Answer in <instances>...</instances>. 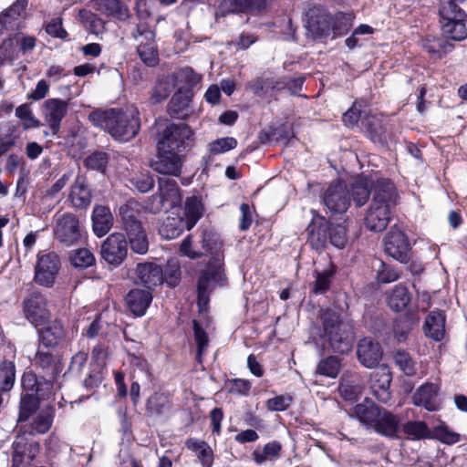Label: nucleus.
<instances>
[{
    "instance_id": "f257e3e1",
    "label": "nucleus",
    "mask_w": 467,
    "mask_h": 467,
    "mask_svg": "<svg viewBox=\"0 0 467 467\" xmlns=\"http://www.w3.org/2000/svg\"><path fill=\"white\" fill-rule=\"evenodd\" d=\"M88 119L117 140L128 141L140 131V120L139 111L132 109H96L88 115Z\"/></svg>"
},
{
    "instance_id": "f03ea898",
    "label": "nucleus",
    "mask_w": 467,
    "mask_h": 467,
    "mask_svg": "<svg viewBox=\"0 0 467 467\" xmlns=\"http://www.w3.org/2000/svg\"><path fill=\"white\" fill-rule=\"evenodd\" d=\"M398 194L395 185L388 179H379L373 188V197L365 216L366 227L373 232L386 229L391 209L397 204Z\"/></svg>"
},
{
    "instance_id": "7ed1b4c3",
    "label": "nucleus",
    "mask_w": 467,
    "mask_h": 467,
    "mask_svg": "<svg viewBox=\"0 0 467 467\" xmlns=\"http://www.w3.org/2000/svg\"><path fill=\"white\" fill-rule=\"evenodd\" d=\"M320 322L319 338L322 341L323 351L327 348L336 353L345 354L351 350L355 333L351 326L343 322L338 312L325 310L320 316Z\"/></svg>"
},
{
    "instance_id": "20e7f679",
    "label": "nucleus",
    "mask_w": 467,
    "mask_h": 467,
    "mask_svg": "<svg viewBox=\"0 0 467 467\" xmlns=\"http://www.w3.org/2000/svg\"><path fill=\"white\" fill-rule=\"evenodd\" d=\"M122 229L126 232L131 250L145 254L149 250L146 231L140 220V204L133 199L128 200L119 208Z\"/></svg>"
},
{
    "instance_id": "39448f33",
    "label": "nucleus",
    "mask_w": 467,
    "mask_h": 467,
    "mask_svg": "<svg viewBox=\"0 0 467 467\" xmlns=\"http://www.w3.org/2000/svg\"><path fill=\"white\" fill-rule=\"evenodd\" d=\"M193 131L185 123L168 121L157 133V149L184 153L192 147Z\"/></svg>"
},
{
    "instance_id": "423d86ee",
    "label": "nucleus",
    "mask_w": 467,
    "mask_h": 467,
    "mask_svg": "<svg viewBox=\"0 0 467 467\" xmlns=\"http://www.w3.org/2000/svg\"><path fill=\"white\" fill-rule=\"evenodd\" d=\"M225 281L223 259L219 256L213 257L198 278L197 301L200 308L207 306L213 291L217 286H223Z\"/></svg>"
},
{
    "instance_id": "0eeeda50",
    "label": "nucleus",
    "mask_w": 467,
    "mask_h": 467,
    "mask_svg": "<svg viewBox=\"0 0 467 467\" xmlns=\"http://www.w3.org/2000/svg\"><path fill=\"white\" fill-rule=\"evenodd\" d=\"M442 35L451 40L462 41L467 37L466 13L453 2H447L439 10Z\"/></svg>"
},
{
    "instance_id": "6e6552de",
    "label": "nucleus",
    "mask_w": 467,
    "mask_h": 467,
    "mask_svg": "<svg viewBox=\"0 0 467 467\" xmlns=\"http://www.w3.org/2000/svg\"><path fill=\"white\" fill-rule=\"evenodd\" d=\"M47 305L46 295L34 289L22 301L24 317L36 327L45 325L51 316Z\"/></svg>"
},
{
    "instance_id": "1a4fd4ad",
    "label": "nucleus",
    "mask_w": 467,
    "mask_h": 467,
    "mask_svg": "<svg viewBox=\"0 0 467 467\" xmlns=\"http://www.w3.org/2000/svg\"><path fill=\"white\" fill-rule=\"evenodd\" d=\"M306 29L313 39L327 37L334 26L330 13L322 5H309L305 14Z\"/></svg>"
},
{
    "instance_id": "9d476101",
    "label": "nucleus",
    "mask_w": 467,
    "mask_h": 467,
    "mask_svg": "<svg viewBox=\"0 0 467 467\" xmlns=\"http://www.w3.org/2000/svg\"><path fill=\"white\" fill-rule=\"evenodd\" d=\"M82 237V230L77 215L57 213L55 218L54 238L60 244L69 247L77 244Z\"/></svg>"
},
{
    "instance_id": "9b49d317",
    "label": "nucleus",
    "mask_w": 467,
    "mask_h": 467,
    "mask_svg": "<svg viewBox=\"0 0 467 467\" xmlns=\"http://www.w3.org/2000/svg\"><path fill=\"white\" fill-rule=\"evenodd\" d=\"M30 436L26 427H20L12 444V465L22 467L26 461L30 463L39 452V443L29 441Z\"/></svg>"
},
{
    "instance_id": "f8f14e48",
    "label": "nucleus",
    "mask_w": 467,
    "mask_h": 467,
    "mask_svg": "<svg viewBox=\"0 0 467 467\" xmlns=\"http://www.w3.org/2000/svg\"><path fill=\"white\" fill-rule=\"evenodd\" d=\"M59 269L60 259L55 252L38 254L34 280L39 285L51 287L55 284Z\"/></svg>"
},
{
    "instance_id": "ddd939ff",
    "label": "nucleus",
    "mask_w": 467,
    "mask_h": 467,
    "mask_svg": "<svg viewBox=\"0 0 467 467\" xmlns=\"http://www.w3.org/2000/svg\"><path fill=\"white\" fill-rule=\"evenodd\" d=\"M100 254L109 265L119 266L128 255V241L124 234L113 233L102 243Z\"/></svg>"
},
{
    "instance_id": "4468645a",
    "label": "nucleus",
    "mask_w": 467,
    "mask_h": 467,
    "mask_svg": "<svg viewBox=\"0 0 467 467\" xmlns=\"http://www.w3.org/2000/svg\"><path fill=\"white\" fill-rule=\"evenodd\" d=\"M323 202L333 213H344L350 204V194L345 182H332L323 195Z\"/></svg>"
},
{
    "instance_id": "2eb2a0df",
    "label": "nucleus",
    "mask_w": 467,
    "mask_h": 467,
    "mask_svg": "<svg viewBox=\"0 0 467 467\" xmlns=\"http://www.w3.org/2000/svg\"><path fill=\"white\" fill-rule=\"evenodd\" d=\"M385 252L399 261L405 264L410 261V245L406 234L399 228L392 227L384 238Z\"/></svg>"
},
{
    "instance_id": "dca6fc26",
    "label": "nucleus",
    "mask_w": 467,
    "mask_h": 467,
    "mask_svg": "<svg viewBox=\"0 0 467 467\" xmlns=\"http://www.w3.org/2000/svg\"><path fill=\"white\" fill-rule=\"evenodd\" d=\"M156 159L150 163V167L158 173L172 176H180L183 163L182 152L157 149Z\"/></svg>"
},
{
    "instance_id": "f3484780",
    "label": "nucleus",
    "mask_w": 467,
    "mask_h": 467,
    "mask_svg": "<svg viewBox=\"0 0 467 467\" xmlns=\"http://www.w3.org/2000/svg\"><path fill=\"white\" fill-rule=\"evenodd\" d=\"M392 374L388 365L376 367L370 374V389L374 397L381 403H388L391 398L389 391Z\"/></svg>"
},
{
    "instance_id": "a211bd4d",
    "label": "nucleus",
    "mask_w": 467,
    "mask_h": 467,
    "mask_svg": "<svg viewBox=\"0 0 467 467\" xmlns=\"http://www.w3.org/2000/svg\"><path fill=\"white\" fill-rule=\"evenodd\" d=\"M41 111L51 133L57 135L60 130L62 119L67 114L68 103L60 99H48L44 102Z\"/></svg>"
},
{
    "instance_id": "6ab92c4d",
    "label": "nucleus",
    "mask_w": 467,
    "mask_h": 467,
    "mask_svg": "<svg viewBox=\"0 0 467 467\" xmlns=\"http://www.w3.org/2000/svg\"><path fill=\"white\" fill-rule=\"evenodd\" d=\"M383 350L379 341L371 337L361 338L357 345V358L358 362L367 368L379 366Z\"/></svg>"
},
{
    "instance_id": "aec40b11",
    "label": "nucleus",
    "mask_w": 467,
    "mask_h": 467,
    "mask_svg": "<svg viewBox=\"0 0 467 467\" xmlns=\"http://www.w3.org/2000/svg\"><path fill=\"white\" fill-rule=\"evenodd\" d=\"M172 407V400L169 393L155 391L145 400L144 415L150 419L168 418Z\"/></svg>"
},
{
    "instance_id": "412c9836",
    "label": "nucleus",
    "mask_w": 467,
    "mask_h": 467,
    "mask_svg": "<svg viewBox=\"0 0 467 467\" xmlns=\"http://www.w3.org/2000/svg\"><path fill=\"white\" fill-rule=\"evenodd\" d=\"M134 282L148 290L162 285V267L153 262L139 263L135 268Z\"/></svg>"
},
{
    "instance_id": "4be33fe9",
    "label": "nucleus",
    "mask_w": 467,
    "mask_h": 467,
    "mask_svg": "<svg viewBox=\"0 0 467 467\" xmlns=\"http://www.w3.org/2000/svg\"><path fill=\"white\" fill-rule=\"evenodd\" d=\"M39 346L47 348H56L65 339L66 331L61 321L55 319L37 329Z\"/></svg>"
},
{
    "instance_id": "5701e85b",
    "label": "nucleus",
    "mask_w": 467,
    "mask_h": 467,
    "mask_svg": "<svg viewBox=\"0 0 467 467\" xmlns=\"http://www.w3.org/2000/svg\"><path fill=\"white\" fill-rule=\"evenodd\" d=\"M329 222L322 216H314L306 228L307 242L312 248L318 250L323 248L327 242Z\"/></svg>"
},
{
    "instance_id": "b1692460",
    "label": "nucleus",
    "mask_w": 467,
    "mask_h": 467,
    "mask_svg": "<svg viewBox=\"0 0 467 467\" xmlns=\"http://www.w3.org/2000/svg\"><path fill=\"white\" fill-rule=\"evenodd\" d=\"M33 365L40 369L43 375L49 378H57L60 372L59 357L41 349L40 346L35 354Z\"/></svg>"
},
{
    "instance_id": "393cba45",
    "label": "nucleus",
    "mask_w": 467,
    "mask_h": 467,
    "mask_svg": "<svg viewBox=\"0 0 467 467\" xmlns=\"http://www.w3.org/2000/svg\"><path fill=\"white\" fill-rule=\"evenodd\" d=\"M152 301V295L149 290L133 288L125 296L128 309L136 317L145 315Z\"/></svg>"
},
{
    "instance_id": "a878e982",
    "label": "nucleus",
    "mask_w": 467,
    "mask_h": 467,
    "mask_svg": "<svg viewBox=\"0 0 467 467\" xmlns=\"http://www.w3.org/2000/svg\"><path fill=\"white\" fill-rule=\"evenodd\" d=\"M378 434L395 439L400 431V419L397 415L382 408L380 416L377 419L372 429Z\"/></svg>"
},
{
    "instance_id": "bb28decb",
    "label": "nucleus",
    "mask_w": 467,
    "mask_h": 467,
    "mask_svg": "<svg viewBox=\"0 0 467 467\" xmlns=\"http://www.w3.org/2000/svg\"><path fill=\"white\" fill-rule=\"evenodd\" d=\"M92 229L96 236L106 235L113 226L114 218L110 209L105 205H96L92 212Z\"/></svg>"
},
{
    "instance_id": "cd10ccee",
    "label": "nucleus",
    "mask_w": 467,
    "mask_h": 467,
    "mask_svg": "<svg viewBox=\"0 0 467 467\" xmlns=\"http://www.w3.org/2000/svg\"><path fill=\"white\" fill-rule=\"evenodd\" d=\"M200 240L203 255L211 254L213 257L219 256L223 260V256L220 254V251L223 246V241L220 238V235L215 232L214 229L211 227L202 226L200 228Z\"/></svg>"
},
{
    "instance_id": "c85d7f7f",
    "label": "nucleus",
    "mask_w": 467,
    "mask_h": 467,
    "mask_svg": "<svg viewBox=\"0 0 467 467\" xmlns=\"http://www.w3.org/2000/svg\"><path fill=\"white\" fill-rule=\"evenodd\" d=\"M380 407L377 406L373 401L366 399L364 402L357 404L353 409V415L358 421L367 427L372 429L377 419L380 416Z\"/></svg>"
},
{
    "instance_id": "c756f323",
    "label": "nucleus",
    "mask_w": 467,
    "mask_h": 467,
    "mask_svg": "<svg viewBox=\"0 0 467 467\" xmlns=\"http://www.w3.org/2000/svg\"><path fill=\"white\" fill-rule=\"evenodd\" d=\"M69 199L72 205L77 209L87 208L92 199L91 191L84 177H77L74 184L71 186Z\"/></svg>"
},
{
    "instance_id": "7c9ffc66",
    "label": "nucleus",
    "mask_w": 467,
    "mask_h": 467,
    "mask_svg": "<svg viewBox=\"0 0 467 467\" xmlns=\"http://www.w3.org/2000/svg\"><path fill=\"white\" fill-rule=\"evenodd\" d=\"M445 322L446 317L443 312L431 311L425 319V335L437 342L441 341L445 336Z\"/></svg>"
},
{
    "instance_id": "2f4dec72",
    "label": "nucleus",
    "mask_w": 467,
    "mask_h": 467,
    "mask_svg": "<svg viewBox=\"0 0 467 467\" xmlns=\"http://www.w3.org/2000/svg\"><path fill=\"white\" fill-rule=\"evenodd\" d=\"M192 94L189 90L179 89L168 104V113L171 118H182L189 113Z\"/></svg>"
},
{
    "instance_id": "473e14b6",
    "label": "nucleus",
    "mask_w": 467,
    "mask_h": 467,
    "mask_svg": "<svg viewBox=\"0 0 467 467\" xmlns=\"http://www.w3.org/2000/svg\"><path fill=\"white\" fill-rule=\"evenodd\" d=\"M204 213V205L202 197H187L184 202L185 225L187 230L193 228Z\"/></svg>"
},
{
    "instance_id": "72a5a7b5",
    "label": "nucleus",
    "mask_w": 467,
    "mask_h": 467,
    "mask_svg": "<svg viewBox=\"0 0 467 467\" xmlns=\"http://www.w3.org/2000/svg\"><path fill=\"white\" fill-rule=\"evenodd\" d=\"M448 39L444 36L442 37L429 36L422 40V47L435 57L442 58L454 48V45Z\"/></svg>"
},
{
    "instance_id": "f704fd0d",
    "label": "nucleus",
    "mask_w": 467,
    "mask_h": 467,
    "mask_svg": "<svg viewBox=\"0 0 467 467\" xmlns=\"http://www.w3.org/2000/svg\"><path fill=\"white\" fill-rule=\"evenodd\" d=\"M97 10L107 16L124 21L129 18L130 11L121 0H97Z\"/></svg>"
},
{
    "instance_id": "c9c22d12",
    "label": "nucleus",
    "mask_w": 467,
    "mask_h": 467,
    "mask_svg": "<svg viewBox=\"0 0 467 467\" xmlns=\"http://www.w3.org/2000/svg\"><path fill=\"white\" fill-rule=\"evenodd\" d=\"M436 386L432 383H427L420 386L413 394L412 400L416 406L424 407L431 411L436 410L435 404Z\"/></svg>"
},
{
    "instance_id": "e433bc0d",
    "label": "nucleus",
    "mask_w": 467,
    "mask_h": 467,
    "mask_svg": "<svg viewBox=\"0 0 467 467\" xmlns=\"http://www.w3.org/2000/svg\"><path fill=\"white\" fill-rule=\"evenodd\" d=\"M159 190L161 202H169L171 207L181 202L180 189L175 180L160 179Z\"/></svg>"
},
{
    "instance_id": "4c0bfd02",
    "label": "nucleus",
    "mask_w": 467,
    "mask_h": 467,
    "mask_svg": "<svg viewBox=\"0 0 467 467\" xmlns=\"http://www.w3.org/2000/svg\"><path fill=\"white\" fill-rule=\"evenodd\" d=\"M53 418L54 410L49 408L46 410H41L34 419L33 423L30 426L25 427L30 436H34L36 433L45 434L50 430Z\"/></svg>"
},
{
    "instance_id": "58836bf2",
    "label": "nucleus",
    "mask_w": 467,
    "mask_h": 467,
    "mask_svg": "<svg viewBox=\"0 0 467 467\" xmlns=\"http://www.w3.org/2000/svg\"><path fill=\"white\" fill-rule=\"evenodd\" d=\"M375 182H370L368 180H358L356 181L349 191L350 197H352L357 206L360 207L364 205L369 198V195H373V188Z\"/></svg>"
},
{
    "instance_id": "ea45409f",
    "label": "nucleus",
    "mask_w": 467,
    "mask_h": 467,
    "mask_svg": "<svg viewBox=\"0 0 467 467\" xmlns=\"http://www.w3.org/2000/svg\"><path fill=\"white\" fill-rule=\"evenodd\" d=\"M410 299L411 296L407 286L397 285L388 297V305L392 310L400 312L407 307Z\"/></svg>"
},
{
    "instance_id": "a19ab883",
    "label": "nucleus",
    "mask_w": 467,
    "mask_h": 467,
    "mask_svg": "<svg viewBox=\"0 0 467 467\" xmlns=\"http://www.w3.org/2000/svg\"><path fill=\"white\" fill-rule=\"evenodd\" d=\"M186 228L185 222L182 218L167 217L159 228L160 235L167 240L177 238Z\"/></svg>"
},
{
    "instance_id": "79ce46f5",
    "label": "nucleus",
    "mask_w": 467,
    "mask_h": 467,
    "mask_svg": "<svg viewBox=\"0 0 467 467\" xmlns=\"http://www.w3.org/2000/svg\"><path fill=\"white\" fill-rule=\"evenodd\" d=\"M40 400L34 393L22 395L17 422H26L39 408Z\"/></svg>"
},
{
    "instance_id": "37998d69",
    "label": "nucleus",
    "mask_w": 467,
    "mask_h": 467,
    "mask_svg": "<svg viewBox=\"0 0 467 467\" xmlns=\"http://www.w3.org/2000/svg\"><path fill=\"white\" fill-rule=\"evenodd\" d=\"M186 446L196 453L203 467H212L213 462V451L205 441L189 439L186 441Z\"/></svg>"
},
{
    "instance_id": "c03bdc74",
    "label": "nucleus",
    "mask_w": 467,
    "mask_h": 467,
    "mask_svg": "<svg viewBox=\"0 0 467 467\" xmlns=\"http://www.w3.org/2000/svg\"><path fill=\"white\" fill-rule=\"evenodd\" d=\"M26 0H17L10 8L0 16V35L4 29H11L21 13L26 9Z\"/></svg>"
},
{
    "instance_id": "a18cd8bd",
    "label": "nucleus",
    "mask_w": 467,
    "mask_h": 467,
    "mask_svg": "<svg viewBox=\"0 0 467 467\" xmlns=\"http://www.w3.org/2000/svg\"><path fill=\"white\" fill-rule=\"evenodd\" d=\"M16 380V366L13 361L4 359L0 363V389L10 391Z\"/></svg>"
},
{
    "instance_id": "49530a36",
    "label": "nucleus",
    "mask_w": 467,
    "mask_h": 467,
    "mask_svg": "<svg viewBox=\"0 0 467 467\" xmlns=\"http://www.w3.org/2000/svg\"><path fill=\"white\" fill-rule=\"evenodd\" d=\"M365 127L371 140L380 144L386 142V128L380 119L376 117H368L366 119Z\"/></svg>"
},
{
    "instance_id": "de8ad7c7",
    "label": "nucleus",
    "mask_w": 467,
    "mask_h": 467,
    "mask_svg": "<svg viewBox=\"0 0 467 467\" xmlns=\"http://www.w3.org/2000/svg\"><path fill=\"white\" fill-rule=\"evenodd\" d=\"M341 368V360L336 356H329L319 361L317 373L328 378H336Z\"/></svg>"
},
{
    "instance_id": "09e8293b",
    "label": "nucleus",
    "mask_w": 467,
    "mask_h": 467,
    "mask_svg": "<svg viewBox=\"0 0 467 467\" xmlns=\"http://www.w3.org/2000/svg\"><path fill=\"white\" fill-rule=\"evenodd\" d=\"M393 359L395 364L406 376L411 377L416 374V364L409 352L403 349H398L393 354Z\"/></svg>"
},
{
    "instance_id": "8fccbe9b",
    "label": "nucleus",
    "mask_w": 467,
    "mask_h": 467,
    "mask_svg": "<svg viewBox=\"0 0 467 467\" xmlns=\"http://www.w3.org/2000/svg\"><path fill=\"white\" fill-rule=\"evenodd\" d=\"M130 363L134 368L132 377L143 381L150 382L152 379L151 373L149 369V364L146 359L140 356H130Z\"/></svg>"
},
{
    "instance_id": "3c124183",
    "label": "nucleus",
    "mask_w": 467,
    "mask_h": 467,
    "mask_svg": "<svg viewBox=\"0 0 467 467\" xmlns=\"http://www.w3.org/2000/svg\"><path fill=\"white\" fill-rule=\"evenodd\" d=\"M69 260L75 268L80 269L92 266L96 262L94 254L87 248H80L74 251L70 255Z\"/></svg>"
},
{
    "instance_id": "603ef678",
    "label": "nucleus",
    "mask_w": 467,
    "mask_h": 467,
    "mask_svg": "<svg viewBox=\"0 0 467 467\" xmlns=\"http://www.w3.org/2000/svg\"><path fill=\"white\" fill-rule=\"evenodd\" d=\"M109 156L107 152L96 150L84 160V166L97 171L105 172Z\"/></svg>"
},
{
    "instance_id": "864d4df0",
    "label": "nucleus",
    "mask_w": 467,
    "mask_h": 467,
    "mask_svg": "<svg viewBox=\"0 0 467 467\" xmlns=\"http://www.w3.org/2000/svg\"><path fill=\"white\" fill-rule=\"evenodd\" d=\"M406 435L413 440H420L431 437L429 427L424 421H408L402 427Z\"/></svg>"
},
{
    "instance_id": "5fc2aeb1",
    "label": "nucleus",
    "mask_w": 467,
    "mask_h": 467,
    "mask_svg": "<svg viewBox=\"0 0 467 467\" xmlns=\"http://www.w3.org/2000/svg\"><path fill=\"white\" fill-rule=\"evenodd\" d=\"M181 268L177 261H168L162 268V284L165 282L170 287H175L181 281Z\"/></svg>"
},
{
    "instance_id": "6e6d98bb",
    "label": "nucleus",
    "mask_w": 467,
    "mask_h": 467,
    "mask_svg": "<svg viewBox=\"0 0 467 467\" xmlns=\"http://www.w3.org/2000/svg\"><path fill=\"white\" fill-rule=\"evenodd\" d=\"M137 52L143 63L150 67L159 64V53L156 43L141 45L137 47Z\"/></svg>"
},
{
    "instance_id": "4d7b16f0",
    "label": "nucleus",
    "mask_w": 467,
    "mask_h": 467,
    "mask_svg": "<svg viewBox=\"0 0 467 467\" xmlns=\"http://www.w3.org/2000/svg\"><path fill=\"white\" fill-rule=\"evenodd\" d=\"M132 37L138 42V46L155 43V32L145 22L136 25L132 32Z\"/></svg>"
},
{
    "instance_id": "13d9d810",
    "label": "nucleus",
    "mask_w": 467,
    "mask_h": 467,
    "mask_svg": "<svg viewBox=\"0 0 467 467\" xmlns=\"http://www.w3.org/2000/svg\"><path fill=\"white\" fill-rule=\"evenodd\" d=\"M282 450V445L279 441H274L265 445L263 451H254L253 456L256 463L262 464L267 459H272L279 456Z\"/></svg>"
},
{
    "instance_id": "bf43d9fd",
    "label": "nucleus",
    "mask_w": 467,
    "mask_h": 467,
    "mask_svg": "<svg viewBox=\"0 0 467 467\" xmlns=\"http://www.w3.org/2000/svg\"><path fill=\"white\" fill-rule=\"evenodd\" d=\"M375 266L377 267V279L379 283H391L400 277V273L395 268L381 260H377Z\"/></svg>"
},
{
    "instance_id": "052dcab7",
    "label": "nucleus",
    "mask_w": 467,
    "mask_h": 467,
    "mask_svg": "<svg viewBox=\"0 0 467 467\" xmlns=\"http://www.w3.org/2000/svg\"><path fill=\"white\" fill-rule=\"evenodd\" d=\"M172 85L168 78H162L157 80L151 93L150 99L154 104H158L168 98L171 92Z\"/></svg>"
},
{
    "instance_id": "680f3d73",
    "label": "nucleus",
    "mask_w": 467,
    "mask_h": 467,
    "mask_svg": "<svg viewBox=\"0 0 467 467\" xmlns=\"http://www.w3.org/2000/svg\"><path fill=\"white\" fill-rule=\"evenodd\" d=\"M193 335L194 340L197 345V355L196 358L201 361L202 354L206 351L209 345V337L205 330L202 327L200 323L193 320Z\"/></svg>"
},
{
    "instance_id": "e2e57ef3",
    "label": "nucleus",
    "mask_w": 467,
    "mask_h": 467,
    "mask_svg": "<svg viewBox=\"0 0 467 467\" xmlns=\"http://www.w3.org/2000/svg\"><path fill=\"white\" fill-rule=\"evenodd\" d=\"M327 240L335 247L343 248L347 243V230L341 224H333L329 222Z\"/></svg>"
},
{
    "instance_id": "0e129e2a",
    "label": "nucleus",
    "mask_w": 467,
    "mask_h": 467,
    "mask_svg": "<svg viewBox=\"0 0 467 467\" xmlns=\"http://www.w3.org/2000/svg\"><path fill=\"white\" fill-rule=\"evenodd\" d=\"M272 78H256L248 83V88L255 96L264 97L272 95Z\"/></svg>"
},
{
    "instance_id": "69168bd1",
    "label": "nucleus",
    "mask_w": 467,
    "mask_h": 467,
    "mask_svg": "<svg viewBox=\"0 0 467 467\" xmlns=\"http://www.w3.org/2000/svg\"><path fill=\"white\" fill-rule=\"evenodd\" d=\"M237 140L233 137H225L209 143V150L213 154H220L236 148Z\"/></svg>"
},
{
    "instance_id": "338daca9",
    "label": "nucleus",
    "mask_w": 467,
    "mask_h": 467,
    "mask_svg": "<svg viewBox=\"0 0 467 467\" xmlns=\"http://www.w3.org/2000/svg\"><path fill=\"white\" fill-rule=\"evenodd\" d=\"M16 116L24 122L25 129L36 128L39 126V121L34 117L30 107L27 104H22L16 109Z\"/></svg>"
},
{
    "instance_id": "774afa93",
    "label": "nucleus",
    "mask_w": 467,
    "mask_h": 467,
    "mask_svg": "<svg viewBox=\"0 0 467 467\" xmlns=\"http://www.w3.org/2000/svg\"><path fill=\"white\" fill-rule=\"evenodd\" d=\"M132 185L140 192H148L154 186V180L149 172L136 174L130 180Z\"/></svg>"
}]
</instances>
